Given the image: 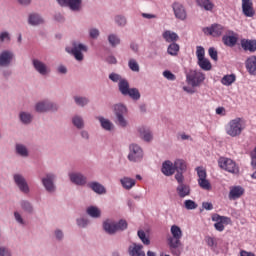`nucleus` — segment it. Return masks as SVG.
<instances>
[{
	"label": "nucleus",
	"instance_id": "052dcab7",
	"mask_svg": "<svg viewBox=\"0 0 256 256\" xmlns=\"http://www.w3.org/2000/svg\"><path fill=\"white\" fill-rule=\"evenodd\" d=\"M1 75L3 79H11L13 76V70L9 67H6L2 70Z\"/></svg>",
	"mask_w": 256,
	"mask_h": 256
},
{
	"label": "nucleus",
	"instance_id": "864d4df0",
	"mask_svg": "<svg viewBox=\"0 0 256 256\" xmlns=\"http://www.w3.org/2000/svg\"><path fill=\"white\" fill-rule=\"evenodd\" d=\"M0 256H13V250L7 245H0Z\"/></svg>",
	"mask_w": 256,
	"mask_h": 256
},
{
	"label": "nucleus",
	"instance_id": "412c9836",
	"mask_svg": "<svg viewBox=\"0 0 256 256\" xmlns=\"http://www.w3.org/2000/svg\"><path fill=\"white\" fill-rule=\"evenodd\" d=\"M137 133L142 141L145 143H151L153 141V132L147 126H139L137 128Z\"/></svg>",
	"mask_w": 256,
	"mask_h": 256
},
{
	"label": "nucleus",
	"instance_id": "e2e57ef3",
	"mask_svg": "<svg viewBox=\"0 0 256 256\" xmlns=\"http://www.w3.org/2000/svg\"><path fill=\"white\" fill-rule=\"evenodd\" d=\"M205 242L207 243L208 247H217V242L215 241V238L211 236H206Z\"/></svg>",
	"mask_w": 256,
	"mask_h": 256
},
{
	"label": "nucleus",
	"instance_id": "5fc2aeb1",
	"mask_svg": "<svg viewBox=\"0 0 256 256\" xmlns=\"http://www.w3.org/2000/svg\"><path fill=\"white\" fill-rule=\"evenodd\" d=\"M88 35L90 39H99V35H101V31L98 30V28H90L88 30Z\"/></svg>",
	"mask_w": 256,
	"mask_h": 256
},
{
	"label": "nucleus",
	"instance_id": "680f3d73",
	"mask_svg": "<svg viewBox=\"0 0 256 256\" xmlns=\"http://www.w3.org/2000/svg\"><path fill=\"white\" fill-rule=\"evenodd\" d=\"M163 77H165V79H167L168 81H175V79H177V76H175V74H173V72L169 70H165L163 72Z\"/></svg>",
	"mask_w": 256,
	"mask_h": 256
},
{
	"label": "nucleus",
	"instance_id": "f3484780",
	"mask_svg": "<svg viewBox=\"0 0 256 256\" xmlns=\"http://www.w3.org/2000/svg\"><path fill=\"white\" fill-rule=\"evenodd\" d=\"M176 171L175 174V179H185V176H183V173H186L187 171V162L183 159H176L174 161V172Z\"/></svg>",
	"mask_w": 256,
	"mask_h": 256
},
{
	"label": "nucleus",
	"instance_id": "5701e85b",
	"mask_svg": "<svg viewBox=\"0 0 256 256\" xmlns=\"http://www.w3.org/2000/svg\"><path fill=\"white\" fill-rule=\"evenodd\" d=\"M28 25L31 27H39V25L45 24V18L37 12H32L28 15Z\"/></svg>",
	"mask_w": 256,
	"mask_h": 256
},
{
	"label": "nucleus",
	"instance_id": "9b49d317",
	"mask_svg": "<svg viewBox=\"0 0 256 256\" xmlns=\"http://www.w3.org/2000/svg\"><path fill=\"white\" fill-rule=\"evenodd\" d=\"M13 182L18 187L19 191L24 195H29L31 193V188L25 176L21 173L13 174Z\"/></svg>",
	"mask_w": 256,
	"mask_h": 256
},
{
	"label": "nucleus",
	"instance_id": "f03ea898",
	"mask_svg": "<svg viewBox=\"0 0 256 256\" xmlns=\"http://www.w3.org/2000/svg\"><path fill=\"white\" fill-rule=\"evenodd\" d=\"M170 233L171 236L167 237L168 249L172 255L181 256V253H183V243H181V239H183V231L181 230V227L172 225Z\"/></svg>",
	"mask_w": 256,
	"mask_h": 256
},
{
	"label": "nucleus",
	"instance_id": "c9c22d12",
	"mask_svg": "<svg viewBox=\"0 0 256 256\" xmlns=\"http://www.w3.org/2000/svg\"><path fill=\"white\" fill-rule=\"evenodd\" d=\"M71 122L72 125L76 128V129H85V120L83 119V116L79 115V114H75L72 118H71Z\"/></svg>",
	"mask_w": 256,
	"mask_h": 256
},
{
	"label": "nucleus",
	"instance_id": "2f4dec72",
	"mask_svg": "<svg viewBox=\"0 0 256 256\" xmlns=\"http://www.w3.org/2000/svg\"><path fill=\"white\" fill-rule=\"evenodd\" d=\"M73 101L77 107L85 108L89 103H91V100L87 96H81V95H75L73 96Z\"/></svg>",
	"mask_w": 256,
	"mask_h": 256
},
{
	"label": "nucleus",
	"instance_id": "20e7f679",
	"mask_svg": "<svg viewBox=\"0 0 256 256\" xmlns=\"http://www.w3.org/2000/svg\"><path fill=\"white\" fill-rule=\"evenodd\" d=\"M129 224L127 220L120 219L118 222L111 219H106L102 223V229L107 235H115L121 231H127Z\"/></svg>",
	"mask_w": 256,
	"mask_h": 256
},
{
	"label": "nucleus",
	"instance_id": "4c0bfd02",
	"mask_svg": "<svg viewBox=\"0 0 256 256\" xmlns=\"http://www.w3.org/2000/svg\"><path fill=\"white\" fill-rule=\"evenodd\" d=\"M238 39L239 38H237V36L234 35H224L222 37V41L224 45H226V47H235V45H237Z\"/></svg>",
	"mask_w": 256,
	"mask_h": 256
},
{
	"label": "nucleus",
	"instance_id": "ddd939ff",
	"mask_svg": "<svg viewBox=\"0 0 256 256\" xmlns=\"http://www.w3.org/2000/svg\"><path fill=\"white\" fill-rule=\"evenodd\" d=\"M15 61V52L11 50H3L0 52V68H7L13 65Z\"/></svg>",
	"mask_w": 256,
	"mask_h": 256
},
{
	"label": "nucleus",
	"instance_id": "7ed1b4c3",
	"mask_svg": "<svg viewBox=\"0 0 256 256\" xmlns=\"http://www.w3.org/2000/svg\"><path fill=\"white\" fill-rule=\"evenodd\" d=\"M71 45V47L65 48L66 53L72 55V57H74L75 61H77L78 63L83 62L85 60L84 53H87L89 51V46L79 40L72 41Z\"/></svg>",
	"mask_w": 256,
	"mask_h": 256
},
{
	"label": "nucleus",
	"instance_id": "6ab92c4d",
	"mask_svg": "<svg viewBox=\"0 0 256 256\" xmlns=\"http://www.w3.org/2000/svg\"><path fill=\"white\" fill-rule=\"evenodd\" d=\"M60 7H69L70 11H81L83 0H56Z\"/></svg>",
	"mask_w": 256,
	"mask_h": 256
},
{
	"label": "nucleus",
	"instance_id": "0e129e2a",
	"mask_svg": "<svg viewBox=\"0 0 256 256\" xmlns=\"http://www.w3.org/2000/svg\"><path fill=\"white\" fill-rule=\"evenodd\" d=\"M0 41L1 43H4V41H11V35L9 32L4 31L0 33Z\"/></svg>",
	"mask_w": 256,
	"mask_h": 256
},
{
	"label": "nucleus",
	"instance_id": "c03bdc74",
	"mask_svg": "<svg viewBox=\"0 0 256 256\" xmlns=\"http://www.w3.org/2000/svg\"><path fill=\"white\" fill-rule=\"evenodd\" d=\"M198 65H199L200 69H202L203 71H211V69L213 67L211 65V61H209V59H207V58L198 60Z\"/></svg>",
	"mask_w": 256,
	"mask_h": 256
},
{
	"label": "nucleus",
	"instance_id": "bb28decb",
	"mask_svg": "<svg viewBox=\"0 0 256 256\" xmlns=\"http://www.w3.org/2000/svg\"><path fill=\"white\" fill-rule=\"evenodd\" d=\"M240 45L243 51H249V53H255L256 51V39H241Z\"/></svg>",
	"mask_w": 256,
	"mask_h": 256
},
{
	"label": "nucleus",
	"instance_id": "a19ab883",
	"mask_svg": "<svg viewBox=\"0 0 256 256\" xmlns=\"http://www.w3.org/2000/svg\"><path fill=\"white\" fill-rule=\"evenodd\" d=\"M76 225L79 229H87V227L91 225V220L86 216H81L76 218Z\"/></svg>",
	"mask_w": 256,
	"mask_h": 256
},
{
	"label": "nucleus",
	"instance_id": "13d9d810",
	"mask_svg": "<svg viewBox=\"0 0 256 256\" xmlns=\"http://www.w3.org/2000/svg\"><path fill=\"white\" fill-rule=\"evenodd\" d=\"M196 57L198 61L205 59V48H203V46L196 47Z\"/></svg>",
	"mask_w": 256,
	"mask_h": 256
},
{
	"label": "nucleus",
	"instance_id": "c756f323",
	"mask_svg": "<svg viewBox=\"0 0 256 256\" xmlns=\"http://www.w3.org/2000/svg\"><path fill=\"white\" fill-rule=\"evenodd\" d=\"M88 187L97 195H105V193H107L105 186L97 181L89 182Z\"/></svg>",
	"mask_w": 256,
	"mask_h": 256
},
{
	"label": "nucleus",
	"instance_id": "a878e982",
	"mask_svg": "<svg viewBox=\"0 0 256 256\" xmlns=\"http://www.w3.org/2000/svg\"><path fill=\"white\" fill-rule=\"evenodd\" d=\"M161 173L165 175V177H171L175 175V164L171 162V160H165L162 163Z\"/></svg>",
	"mask_w": 256,
	"mask_h": 256
},
{
	"label": "nucleus",
	"instance_id": "f257e3e1",
	"mask_svg": "<svg viewBox=\"0 0 256 256\" xmlns=\"http://www.w3.org/2000/svg\"><path fill=\"white\" fill-rule=\"evenodd\" d=\"M108 79L113 83H118V91H120L123 97H130L133 101H139V99H141V92H139V89L131 88L129 81L121 77L118 73H110Z\"/></svg>",
	"mask_w": 256,
	"mask_h": 256
},
{
	"label": "nucleus",
	"instance_id": "f704fd0d",
	"mask_svg": "<svg viewBox=\"0 0 256 256\" xmlns=\"http://www.w3.org/2000/svg\"><path fill=\"white\" fill-rule=\"evenodd\" d=\"M162 37L166 43H175V41H179V35L170 30L164 31Z\"/></svg>",
	"mask_w": 256,
	"mask_h": 256
},
{
	"label": "nucleus",
	"instance_id": "a18cd8bd",
	"mask_svg": "<svg viewBox=\"0 0 256 256\" xmlns=\"http://www.w3.org/2000/svg\"><path fill=\"white\" fill-rule=\"evenodd\" d=\"M236 79H237V77L235 76V74L225 75L221 79V83H222V85L229 87V85H233V83H235Z\"/></svg>",
	"mask_w": 256,
	"mask_h": 256
},
{
	"label": "nucleus",
	"instance_id": "37998d69",
	"mask_svg": "<svg viewBox=\"0 0 256 256\" xmlns=\"http://www.w3.org/2000/svg\"><path fill=\"white\" fill-rule=\"evenodd\" d=\"M86 213L89 217H92V219H99V217H101V210L97 208V206H89L86 209Z\"/></svg>",
	"mask_w": 256,
	"mask_h": 256
},
{
	"label": "nucleus",
	"instance_id": "cd10ccee",
	"mask_svg": "<svg viewBox=\"0 0 256 256\" xmlns=\"http://www.w3.org/2000/svg\"><path fill=\"white\" fill-rule=\"evenodd\" d=\"M19 206L23 213H26V215H34L35 214V206L33 203L27 199H22L19 202Z\"/></svg>",
	"mask_w": 256,
	"mask_h": 256
},
{
	"label": "nucleus",
	"instance_id": "a211bd4d",
	"mask_svg": "<svg viewBox=\"0 0 256 256\" xmlns=\"http://www.w3.org/2000/svg\"><path fill=\"white\" fill-rule=\"evenodd\" d=\"M205 35H211L212 37H221L225 31V27L221 24H212L210 27L202 29Z\"/></svg>",
	"mask_w": 256,
	"mask_h": 256
},
{
	"label": "nucleus",
	"instance_id": "c85d7f7f",
	"mask_svg": "<svg viewBox=\"0 0 256 256\" xmlns=\"http://www.w3.org/2000/svg\"><path fill=\"white\" fill-rule=\"evenodd\" d=\"M129 256H146L142 244L133 243L128 247Z\"/></svg>",
	"mask_w": 256,
	"mask_h": 256
},
{
	"label": "nucleus",
	"instance_id": "79ce46f5",
	"mask_svg": "<svg viewBox=\"0 0 256 256\" xmlns=\"http://www.w3.org/2000/svg\"><path fill=\"white\" fill-rule=\"evenodd\" d=\"M198 7H201L205 11H213L215 4L211 0H196Z\"/></svg>",
	"mask_w": 256,
	"mask_h": 256
},
{
	"label": "nucleus",
	"instance_id": "423d86ee",
	"mask_svg": "<svg viewBox=\"0 0 256 256\" xmlns=\"http://www.w3.org/2000/svg\"><path fill=\"white\" fill-rule=\"evenodd\" d=\"M34 111L36 113H57L59 104L49 99L40 100L34 105Z\"/></svg>",
	"mask_w": 256,
	"mask_h": 256
},
{
	"label": "nucleus",
	"instance_id": "6e6d98bb",
	"mask_svg": "<svg viewBox=\"0 0 256 256\" xmlns=\"http://www.w3.org/2000/svg\"><path fill=\"white\" fill-rule=\"evenodd\" d=\"M128 67L131 69V71H134L135 73H139V63L135 59H130L128 62Z\"/></svg>",
	"mask_w": 256,
	"mask_h": 256
},
{
	"label": "nucleus",
	"instance_id": "774afa93",
	"mask_svg": "<svg viewBox=\"0 0 256 256\" xmlns=\"http://www.w3.org/2000/svg\"><path fill=\"white\" fill-rule=\"evenodd\" d=\"M106 63H109V65H117V58H115L113 55H110L106 58Z\"/></svg>",
	"mask_w": 256,
	"mask_h": 256
},
{
	"label": "nucleus",
	"instance_id": "ea45409f",
	"mask_svg": "<svg viewBox=\"0 0 256 256\" xmlns=\"http://www.w3.org/2000/svg\"><path fill=\"white\" fill-rule=\"evenodd\" d=\"M107 39H108V43H109L110 47L115 48V47L121 45V38L119 37V35H117L115 33L109 34Z\"/></svg>",
	"mask_w": 256,
	"mask_h": 256
},
{
	"label": "nucleus",
	"instance_id": "9d476101",
	"mask_svg": "<svg viewBox=\"0 0 256 256\" xmlns=\"http://www.w3.org/2000/svg\"><path fill=\"white\" fill-rule=\"evenodd\" d=\"M205 81V74L201 71L190 70L186 74V83L191 87H201V84Z\"/></svg>",
	"mask_w": 256,
	"mask_h": 256
},
{
	"label": "nucleus",
	"instance_id": "69168bd1",
	"mask_svg": "<svg viewBox=\"0 0 256 256\" xmlns=\"http://www.w3.org/2000/svg\"><path fill=\"white\" fill-rule=\"evenodd\" d=\"M80 137L81 139H83L84 141H89V139H91V136L89 135V131L85 130V129H80Z\"/></svg>",
	"mask_w": 256,
	"mask_h": 256
},
{
	"label": "nucleus",
	"instance_id": "1a4fd4ad",
	"mask_svg": "<svg viewBox=\"0 0 256 256\" xmlns=\"http://www.w3.org/2000/svg\"><path fill=\"white\" fill-rule=\"evenodd\" d=\"M129 153L127 155L130 163H141L143 161L144 152L143 148L137 143H131L128 147Z\"/></svg>",
	"mask_w": 256,
	"mask_h": 256
},
{
	"label": "nucleus",
	"instance_id": "3c124183",
	"mask_svg": "<svg viewBox=\"0 0 256 256\" xmlns=\"http://www.w3.org/2000/svg\"><path fill=\"white\" fill-rule=\"evenodd\" d=\"M137 234L140 241H142L144 245H151V240L149 239V237H147V234L145 233V231L139 230Z\"/></svg>",
	"mask_w": 256,
	"mask_h": 256
},
{
	"label": "nucleus",
	"instance_id": "4468645a",
	"mask_svg": "<svg viewBox=\"0 0 256 256\" xmlns=\"http://www.w3.org/2000/svg\"><path fill=\"white\" fill-rule=\"evenodd\" d=\"M197 175H198V185L204 191H211V182L207 180V171L201 167L196 168Z\"/></svg>",
	"mask_w": 256,
	"mask_h": 256
},
{
	"label": "nucleus",
	"instance_id": "49530a36",
	"mask_svg": "<svg viewBox=\"0 0 256 256\" xmlns=\"http://www.w3.org/2000/svg\"><path fill=\"white\" fill-rule=\"evenodd\" d=\"M167 53L172 57H177L179 53V44L172 42L167 48Z\"/></svg>",
	"mask_w": 256,
	"mask_h": 256
},
{
	"label": "nucleus",
	"instance_id": "bf43d9fd",
	"mask_svg": "<svg viewBox=\"0 0 256 256\" xmlns=\"http://www.w3.org/2000/svg\"><path fill=\"white\" fill-rule=\"evenodd\" d=\"M208 55L211 57L213 61H219V55L217 53V49L215 47H210L208 49Z\"/></svg>",
	"mask_w": 256,
	"mask_h": 256
},
{
	"label": "nucleus",
	"instance_id": "473e14b6",
	"mask_svg": "<svg viewBox=\"0 0 256 256\" xmlns=\"http://www.w3.org/2000/svg\"><path fill=\"white\" fill-rule=\"evenodd\" d=\"M15 153L18 155V157L27 159V157H29V148H27L25 144L17 143L15 145Z\"/></svg>",
	"mask_w": 256,
	"mask_h": 256
},
{
	"label": "nucleus",
	"instance_id": "603ef678",
	"mask_svg": "<svg viewBox=\"0 0 256 256\" xmlns=\"http://www.w3.org/2000/svg\"><path fill=\"white\" fill-rule=\"evenodd\" d=\"M184 207L187 209V211H193L199 207V205L196 204L195 201L188 199L184 201Z\"/></svg>",
	"mask_w": 256,
	"mask_h": 256
},
{
	"label": "nucleus",
	"instance_id": "8fccbe9b",
	"mask_svg": "<svg viewBox=\"0 0 256 256\" xmlns=\"http://www.w3.org/2000/svg\"><path fill=\"white\" fill-rule=\"evenodd\" d=\"M114 22L118 27H125V25H127V17L123 15H116L114 17Z\"/></svg>",
	"mask_w": 256,
	"mask_h": 256
},
{
	"label": "nucleus",
	"instance_id": "f8f14e48",
	"mask_svg": "<svg viewBox=\"0 0 256 256\" xmlns=\"http://www.w3.org/2000/svg\"><path fill=\"white\" fill-rule=\"evenodd\" d=\"M218 165L220 169L227 171L228 173H232L233 175H237L239 173V166L235 161L230 158L222 157L218 160Z\"/></svg>",
	"mask_w": 256,
	"mask_h": 256
},
{
	"label": "nucleus",
	"instance_id": "aec40b11",
	"mask_svg": "<svg viewBox=\"0 0 256 256\" xmlns=\"http://www.w3.org/2000/svg\"><path fill=\"white\" fill-rule=\"evenodd\" d=\"M172 9L176 19H179L180 21H185V19H187V10H185V6H183V4L180 2H174L172 4Z\"/></svg>",
	"mask_w": 256,
	"mask_h": 256
},
{
	"label": "nucleus",
	"instance_id": "b1692460",
	"mask_svg": "<svg viewBox=\"0 0 256 256\" xmlns=\"http://www.w3.org/2000/svg\"><path fill=\"white\" fill-rule=\"evenodd\" d=\"M242 13L244 17H255V8H253V0H242Z\"/></svg>",
	"mask_w": 256,
	"mask_h": 256
},
{
	"label": "nucleus",
	"instance_id": "72a5a7b5",
	"mask_svg": "<svg viewBox=\"0 0 256 256\" xmlns=\"http://www.w3.org/2000/svg\"><path fill=\"white\" fill-rule=\"evenodd\" d=\"M246 69L250 75H256V56H250L245 62Z\"/></svg>",
	"mask_w": 256,
	"mask_h": 256
},
{
	"label": "nucleus",
	"instance_id": "4d7b16f0",
	"mask_svg": "<svg viewBox=\"0 0 256 256\" xmlns=\"http://www.w3.org/2000/svg\"><path fill=\"white\" fill-rule=\"evenodd\" d=\"M54 237L58 242H61L65 239V233L60 228H56L54 230Z\"/></svg>",
	"mask_w": 256,
	"mask_h": 256
},
{
	"label": "nucleus",
	"instance_id": "58836bf2",
	"mask_svg": "<svg viewBox=\"0 0 256 256\" xmlns=\"http://www.w3.org/2000/svg\"><path fill=\"white\" fill-rule=\"evenodd\" d=\"M97 119H98L102 129H104L105 131H112L113 130V122H111V120L106 119L103 116H99Z\"/></svg>",
	"mask_w": 256,
	"mask_h": 256
},
{
	"label": "nucleus",
	"instance_id": "39448f33",
	"mask_svg": "<svg viewBox=\"0 0 256 256\" xmlns=\"http://www.w3.org/2000/svg\"><path fill=\"white\" fill-rule=\"evenodd\" d=\"M114 115L116 117L115 123L118 125V127H122L125 129L127 125H129V122L127 119H125V115L128 113L127 106L123 103H117L113 106Z\"/></svg>",
	"mask_w": 256,
	"mask_h": 256
},
{
	"label": "nucleus",
	"instance_id": "6e6552de",
	"mask_svg": "<svg viewBox=\"0 0 256 256\" xmlns=\"http://www.w3.org/2000/svg\"><path fill=\"white\" fill-rule=\"evenodd\" d=\"M57 174L53 172H47L44 177L41 178L42 186L44 187L47 193L53 195V193H57Z\"/></svg>",
	"mask_w": 256,
	"mask_h": 256
},
{
	"label": "nucleus",
	"instance_id": "de8ad7c7",
	"mask_svg": "<svg viewBox=\"0 0 256 256\" xmlns=\"http://www.w3.org/2000/svg\"><path fill=\"white\" fill-rule=\"evenodd\" d=\"M13 215L14 220L18 225H20L21 227H25V225H27V221L24 220L23 215H21V212L14 211Z\"/></svg>",
	"mask_w": 256,
	"mask_h": 256
},
{
	"label": "nucleus",
	"instance_id": "dca6fc26",
	"mask_svg": "<svg viewBox=\"0 0 256 256\" xmlns=\"http://www.w3.org/2000/svg\"><path fill=\"white\" fill-rule=\"evenodd\" d=\"M32 67H34L35 71L42 75V77H47V75L51 74V68L45 64V62L34 58L32 59Z\"/></svg>",
	"mask_w": 256,
	"mask_h": 256
},
{
	"label": "nucleus",
	"instance_id": "4be33fe9",
	"mask_svg": "<svg viewBox=\"0 0 256 256\" xmlns=\"http://www.w3.org/2000/svg\"><path fill=\"white\" fill-rule=\"evenodd\" d=\"M71 183L74 185H78L79 187H83L87 185V177L80 172H72L68 175Z\"/></svg>",
	"mask_w": 256,
	"mask_h": 256
},
{
	"label": "nucleus",
	"instance_id": "7c9ffc66",
	"mask_svg": "<svg viewBox=\"0 0 256 256\" xmlns=\"http://www.w3.org/2000/svg\"><path fill=\"white\" fill-rule=\"evenodd\" d=\"M245 193V189L242 186H233L229 192V199L235 201L239 199Z\"/></svg>",
	"mask_w": 256,
	"mask_h": 256
},
{
	"label": "nucleus",
	"instance_id": "393cba45",
	"mask_svg": "<svg viewBox=\"0 0 256 256\" xmlns=\"http://www.w3.org/2000/svg\"><path fill=\"white\" fill-rule=\"evenodd\" d=\"M35 117L33 116V113L29 111H20L18 113V121L21 123V125L29 126L31 123H33V119Z\"/></svg>",
	"mask_w": 256,
	"mask_h": 256
},
{
	"label": "nucleus",
	"instance_id": "0eeeda50",
	"mask_svg": "<svg viewBox=\"0 0 256 256\" xmlns=\"http://www.w3.org/2000/svg\"><path fill=\"white\" fill-rule=\"evenodd\" d=\"M244 129L245 125L243 124V119L240 117L230 120L225 127V131L229 137H239Z\"/></svg>",
	"mask_w": 256,
	"mask_h": 256
},
{
	"label": "nucleus",
	"instance_id": "09e8293b",
	"mask_svg": "<svg viewBox=\"0 0 256 256\" xmlns=\"http://www.w3.org/2000/svg\"><path fill=\"white\" fill-rule=\"evenodd\" d=\"M212 221H219L222 224L229 225V223H231V218L227 216H221L219 214H214L212 216Z\"/></svg>",
	"mask_w": 256,
	"mask_h": 256
},
{
	"label": "nucleus",
	"instance_id": "e433bc0d",
	"mask_svg": "<svg viewBox=\"0 0 256 256\" xmlns=\"http://www.w3.org/2000/svg\"><path fill=\"white\" fill-rule=\"evenodd\" d=\"M120 183L122 185V187L124 189H126V191H129L130 189H133V187H135L136 181L133 178L130 177H123L120 180Z\"/></svg>",
	"mask_w": 256,
	"mask_h": 256
},
{
	"label": "nucleus",
	"instance_id": "2eb2a0df",
	"mask_svg": "<svg viewBox=\"0 0 256 256\" xmlns=\"http://www.w3.org/2000/svg\"><path fill=\"white\" fill-rule=\"evenodd\" d=\"M178 185L176 187V193L180 199H185V197H189L191 195V186L185 183V178L181 180H176Z\"/></svg>",
	"mask_w": 256,
	"mask_h": 256
},
{
	"label": "nucleus",
	"instance_id": "338daca9",
	"mask_svg": "<svg viewBox=\"0 0 256 256\" xmlns=\"http://www.w3.org/2000/svg\"><path fill=\"white\" fill-rule=\"evenodd\" d=\"M214 222V229H216V231H219V233H223V231H225V225H223L220 221Z\"/></svg>",
	"mask_w": 256,
	"mask_h": 256
}]
</instances>
